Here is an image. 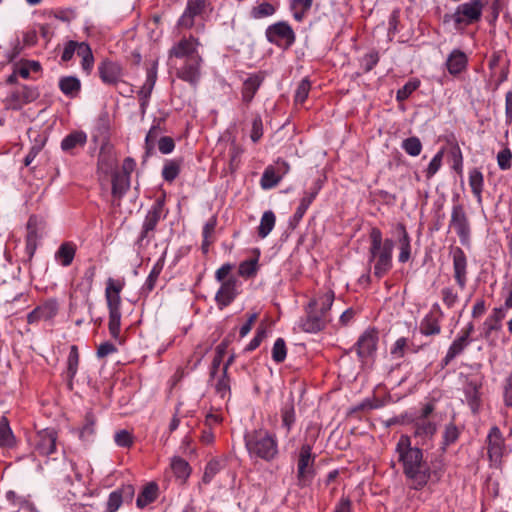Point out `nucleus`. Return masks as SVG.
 <instances>
[{
	"label": "nucleus",
	"instance_id": "nucleus-1",
	"mask_svg": "<svg viewBox=\"0 0 512 512\" xmlns=\"http://www.w3.org/2000/svg\"><path fill=\"white\" fill-rule=\"evenodd\" d=\"M370 246L368 262L373 264V274L378 279L384 277L393 267L394 241L383 239L379 228L373 227L369 233Z\"/></svg>",
	"mask_w": 512,
	"mask_h": 512
},
{
	"label": "nucleus",
	"instance_id": "nucleus-2",
	"mask_svg": "<svg viewBox=\"0 0 512 512\" xmlns=\"http://www.w3.org/2000/svg\"><path fill=\"white\" fill-rule=\"evenodd\" d=\"M244 440L251 459H261L270 462L278 455L276 436L266 430L259 429L246 432Z\"/></svg>",
	"mask_w": 512,
	"mask_h": 512
},
{
	"label": "nucleus",
	"instance_id": "nucleus-3",
	"mask_svg": "<svg viewBox=\"0 0 512 512\" xmlns=\"http://www.w3.org/2000/svg\"><path fill=\"white\" fill-rule=\"evenodd\" d=\"M208 6L209 3L207 0H187L185 9L177 20V28L182 30H191L194 28L196 33H203L205 24L200 20Z\"/></svg>",
	"mask_w": 512,
	"mask_h": 512
},
{
	"label": "nucleus",
	"instance_id": "nucleus-4",
	"mask_svg": "<svg viewBox=\"0 0 512 512\" xmlns=\"http://www.w3.org/2000/svg\"><path fill=\"white\" fill-rule=\"evenodd\" d=\"M483 9V0H468L458 5L453 14H446L444 21L453 20L456 26H468L481 19Z\"/></svg>",
	"mask_w": 512,
	"mask_h": 512
},
{
	"label": "nucleus",
	"instance_id": "nucleus-5",
	"mask_svg": "<svg viewBox=\"0 0 512 512\" xmlns=\"http://www.w3.org/2000/svg\"><path fill=\"white\" fill-rule=\"evenodd\" d=\"M266 40L280 49H289L296 42V34L287 21H277L265 29Z\"/></svg>",
	"mask_w": 512,
	"mask_h": 512
},
{
	"label": "nucleus",
	"instance_id": "nucleus-6",
	"mask_svg": "<svg viewBox=\"0 0 512 512\" xmlns=\"http://www.w3.org/2000/svg\"><path fill=\"white\" fill-rule=\"evenodd\" d=\"M203 58L201 56H192L186 60L174 62L176 76L191 86L198 85L201 79Z\"/></svg>",
	"mask_w": 512,
	"mask_h": 512
},
{
	"label": "nucleus",
	"instance_id": "nucleus-7",
	"mask_svg": "<svg viewBox=\"0 0 512 512\" xmlns=\"http://www.w3.org/2000/svg\"><path fill=\"white\" fill-rule=\"evenodd\" d=\"M40 93L37 87L28 85H19L12 89L4 99L7 109L20 110L26 104L35 101Z\"/></svg>",
	"mask_w": 512,
	"mask_h": 512
},
{
	"label": "nucleus",
	"instance_id": "nucleus-8",
	"mask_svg": "<svg viewBox=\"0 0 512 512\" xmlns=\"http://www.w3.org/2000/svg\"><path fill=\"white\" fill-rule=\"evenodd\" d=\"M396 453L402 463L403 470L424 462L422 450L418 447H412L410 437L407 435H402L399 438L396 444Z\"/></svg>",
	"mask_w": 512,
	"mask_h": 512
},
{
	"label": "nucleus",
	"instance_id": "nucleus-9",
	"mask_svg": "<svg viewBox=\"0 0 512 512\" xmlns=\"http://www.w3.org/2000/svg\"><path fill=\"white\" fill-rule=\"evenodd\" d=\"M125 69L118 61L105 58L98 64V74L106 85L116 86L124 83Z\"/></svg>",
	"mask_w": 512,
	"mask_h": 512
},
{
	"label": "nucleus",
	"instance_id": "nucleus-10",
	"mask_svg": "<svg viewBox=\"0 0 512 512\" xmlns=\"http://www.w3.org/2000/svg\"><path fill=\"white\" fill-rule=\"evenodd\" d=\"M199 40L190 35L183 37L175 43L169 51V59H175L174 62L186 60L192 56H201L198 52Z\"/></svg>",
	"mask_w": 512,
	"mask_h": 512
},
{
	"label": "nucleus",
	"instance_id": "nucleus-11",
	"mask_svg": "<svg viewBox=\"0 0 512 512\" xmlns=\"http://www.w3.org/2000/svg\"><path fill=\"white\" fill-rule=\"evenodd\" d=\"M163 208L164 202L162 200H157L148 210L138 238L139 243L143 242L144 240H146L147 243L150 242L152 238L150 233L155 230L160 219L163 217Z\"/></svg>",
	"mask_w": 512,
	"mask_h": 512
},
{
	"label": "nucleus",
	"instance_id": "nucleus-12",
	"mask_svg": "<svg viewBox=\"0 0 512 512\" xmlns=\"http://www.w3.org/2000/svg\"><path fill=\"white\" fill-rule=\"evenodd\" d=\"M409 488L421 490L428 483L432 471L430 466L424 461L411 468L403 470Z\"/></svg>",
	"mask_w": 512,
	"mask_h": 512
},
{
	"label": "nucleus",
	"instance_id": "nucleus-13",
	"mask_svg": "<svg viewBox=\"0 0 512 512\" xmlns=\"http://www.w3.org/2000/svg\"><path fill=\"white\" fill-rule=\"evenodd\" d=\"M487 450L489 459L495 464L496 468L499 467L504 455L505 443L502 432L497 426H493L488 433Z\"/></svg>",
	"mask_w": 512,
	"mask_h": 512
},
{
	"label": "nucleus",
	"instance_id": "nucleus-14",
	"mask_svg": "<svg viewBox=\"0 0 512 512\" xmlns=\"http://www.w3.org/2000/svg\"><path fill=\"white\" fill-rule=\"evenodd\" d=\"M444 317V313L438 303L431 306L430 311L420 322V333L424 336H434L441 332L440 322Z\"/></svg>",
	"mask_w": 512,
	"mask_h": 512
},
{
	"label": "nucleus",
	"instance_id": "nucleus-15",
	"mask_svg": "<svg viewBox=\"0 0 512 512\" xmlns=\"http://www.w3.org/2000/svg\"><path fill=\"white\" fill-rule=\"evenodd\" d=\"M450 227L455 230L460 242L466 245L470 237V226L464 208L460 204H455L452 208Z\"/></svg>",
	"mask_w": 512,
	"mask_h": 512
},
{
	"label": "nucleus",
	"instance_id": "nucleus-16",
	"mask_svg": "<svg viewBox=\"0 0 512 512\" xmlns=\"http://www.w3.org/2000/svg\"><path fill=\"white\" fill-rule=\"evenodd\" d=\"M314 459L315 456L312 454V447L309 444H303L300 448L297 461V477L303 485L313 476Z\"/></svg>",
	"mask_w": 512,
	"mask_h": 512
},
{
	"label": "nucleus",
	"instance_id": "nucleus-17",
	"mask_svg": "<svg viewBox=\"0 0 512 512\" xmlns=\"http://www.w3.org/2000/svg\"><path fill=\"white\" fill-rule=\"evenodd\" d=\"M450 256L453 262V276L461 290L465 289L468 280L467 257L460 247H452Z\"/></svg>",
	"mask_w": 512,
	"mask_h": 512
},
{
	"label": "nucleus",
	"instance_id": "nucleus-18",
	"mask_svg": "<svg viewBox=\"0 0 512 512\" xmlns=\"http://www.w3.org/2000/svg\"><path fill=\"white\" fill-rule=\"evenodd\" d=\"M59 311V303L55 298L47 299L27 315L28 324L38 323L40 320L52 321Z\"/></svg>",
	"mask_w": 512,
	"mask_h": 512
},
{
	"label": "nucleus",
	"instance_id": "nucleus-19",
	"mask_svg": "<svg viewBox=\"0 0 512 512\" xmlns=\"http://www.w3.org/2000/svg\"><path fill=\"white\" fill-rule=\"evenodd\" d=\"M238 279L234 276L229 277L221 283L216 292L215 301L219 309H224L230 305L238 295Z\"/></svg>",
	"mask_w": 512,
	"mask_h": 512
},
{
	"label": "nucleus",
	"instance_id": "nucleus-20",
	"mask_svg": "<svg viewBox=\"0 0 512 512\" xmlns=\"http://www.w3.org/2000/svg\"><path fill=\"white\" fill-rule=\"evenodd\" d=\"M57 432L52 428L39 431L35 437V451L43 456H48L56 451Z\"/></svg>",
	"mask_w": 512,
	"mask_h": 512
},
{
	"label": "nucleus",
	"instance_id": "nucleus-21",
	"mask_svg": "<svg viewBox=\"0 0 512 512\" xmlns=\"http://www.w3.org/2000/svg\"><path fill=\"white\" fill-rule=\"evenodd\" d=\"M331 321V318H325L316 311L315 308L308 306L307 315L300 322V327L307 333H317L325 328L326 324Z\"/></svg>",
	"mask_w": 512,
	"mask_h": 512
},
{
	"label": "nucleus",
	"instance_id": "nucleus-22",
	"mask_svg": "<svg viewBox=\"0 0 512 512\" xmlns=\"http://www.w3.org/2000/svg\"><path fill=\"white\" fill-rule=\"evenodd\" d=\"M378 335L375 330H366L356 343L357 355L361 359L371 356L377 349Z\"/></svg>",
	"mask_w": 512,
	"mask_h": 512
},
{
	"label": "nucleus",
	"instance_id": "nucleus-23",
	"mask_svg": "<svg viewBox=\"0 0 512 512\" xmlns=\"http://www.w3.org/2000/svg\"><path fill=\"white\" fill-rule=\"evenodd\" d=\"M414 426V436L418 439V444H427L436 432V425L428 419H412Z\"/></svg>",
	"mask_w": 512,
	"mask_h": 512
},
{
	"label": "nucleus",
	"instance_id": "nucleus-24",
	"mask_svg": "<svg viewBox=\"0 0 512 512\" xmlns=\"http://www.w3.org/2000/svg\"><path fill=\"white\" fill-rule=\"evenodd\" d=\"M157 80L156 71L150 69L147 72L146 79L140 90L138 91V99L140 105V111L144 115L149 106L150 97L154 89Z\"/></svg>",
	"mask_w": 512,
	"mask_h": 512
},
{
	"label": "nucleus",
	"instance_id": "nucleus-25",
	"mask_svg": "<svg viewBox=\"0 0 512 512\" xmlns=\"http://www.w3.org/2000/svg\"><path fill=\"white\" fill-rule=\"evenodd\" d=\"M124 287V283L109 278L105 289V297L109 311L120 310L121 297L120 293Z\"/></svg>",
	"mask_w": 512,
	"mask_h": 512
},
{
	"label": "nucleus",
	"instance_id": "nucleus-26",
	"mask_svg": "<svg viewBox=\"0 0 512 512\" xmlns=\"http://www.w3.org/2000/svg\"><path fill=\"white\" fill-rule=\"evenodd\" d=\"M279 8L277 1H256L249 10V17L254 20H261L275 15Z\"/></svg>",
	"mask_w": 512,
	"mask_h": 512
},
{
	"label": "nucleus",
	"instance_id": "nucleus-27",
	"mask_svg": "<svg viewBox=\"0 0 512 512\" xmlns=\"http://www.w3.org/2000/svg\"><path fill=\"white\" fill-rule=\"evenodd\" d=\"M468 65L467 55L460 49H454L446 60V67L451 75H458L463 72Z\"/></svg>",
	"mask_w": 512,
	"mask_h": 512
},
{
	"label": "nucleus",
	"instance_id": "nucleus-28",
	"mask_svg": "<svg viewBox=\"0 0 512 512\" xmlns=\"http://www.w3.org/2000/svg\"><path fill=\"white\" fill-rule=\"evenodd\" d=\"M87 142V134L82 130H76L66 135L61 141V149L65 153L73 154L74 149L84 147Z\"/></svg>",
	"mask_w": 512,
	"mask_h": 512
},
{
	"label": "nucleus",
	"instance_id": "nucleus-29",
	"mask_svg": "<svg viewBox=\"0 0 512 512\" xmlns=\"http://www.w3.org/2000/svg\"><path fill=\"white\" fill-rule=\"evenodd\" d=\"M471 342L465 340L464 337L457 335V337L450 344L446 355L441 360V367L445 368L448 366L452 360L461 355L465 349L470 345Z\"/></svg>",
	"mask_w": 512,
	"mask_h": 512
},
{
	"label": "nucleus",
	"instance_id": "nucleus-30",
	"mask_svg": "<svg viewBox=\"0 0 512 512\" xmlns=\"http://www.w3.org/2000/svg\"><path fill=\"white\" fill-rule=\"evenodd\" d=\"M335 294L332 290H328L325 293L319 295L315 299L309 302L310 308H315L319 314L330 318L329 311L333 305Z\"/></svg>",
	"mask_w": 512,
	"mask_h": 512
},
{
	"label": "nucleus",
	"instance_id": "nucleus-31",
	"mask_svg": "<svg viewBox=\"0 0 512 512\" xmlns=\"http://www.w3.org/2000/svg\"><path fill=\"white\" fill-rule=\"evenodd\" d=\"M396 229L399 233L398 261L400 263H406L407 261H409L410 256H411V238L403 224H401V223L397 224Z\"/></svg>",
	"mask_w": 512,
	"mask_h": 512
},
{
	"label": "nucleus",
	"instance_id": "nucleus-32",
	"mask_svg": "<svg viewBox=\"0 0 512 512\" xmlns=\"http://www.w3.org/2000/svg\"><path fill=\"white\" fill-rule=\"evenodd\" d=\"M166 259V251L162 253L159 259L154 263L149 275L146 278V281L142 287V291L145 293H150L156 286L159 275L161 274Z\"/></svg>",
	"mask_w": 512,
	"mask_h": 512
},
{
	"label": "nucleus",
	"instance_id": "nucleus-33",
	"mask_svg": "<svg viewBox=\"0 0 512 512\" xmlns=\"http://www.w3.org/2000/svg\"><path fill=\"white\" fill-rule=\"evenodd\" d=\"M75 254L76 245L73 242H64L55 252L54 258L59 265L67 267L73 262Z\"/></svg>",
	"mask_w": 512,
	"mask_h": 512
},
{
	"label": "nucleus",
	"instance_id": "nucleus-34",
	"mask_svg": "<svg viewBox=\"0 0 512 512\" xmlns=\"http://www.w3.org/2000/svg\"><path fill=\"white\" fill-rule=\"evenodd\" d=\"M60 91L69 98H76L81 91V81L76 76H64L59 79Z\"/></svg>",
	"mask_w": 512,
	"mask_h": 512
},
{
	"label": "nucleus",
	"instance_id": "nucleus-35",
	"mask_svg": "<svg viewBox=\"0 0 512 512\" xmlns=\"http://www.w3.org/2000/svg\"><path fill=\"white\" fill-rule=\"evenodd\" d=\"M262 81H263V77H261L260 75H257V74L249 76L244 81L242 91H241L243 102H245L246 104H249L253 100L256 92L258 91V89L260 88V86L262 84Z\"/></svg>",
	"mask_w": 512,
	"mask_h": 512
},
{
	"label": "nucleus",
	"instance_id": "nucleus-36",
	"mask_svg": "<svg viewBox=\"0 0 512 512\" xmlns=\"http://www.w3.org/2000/svg\"><path fill=\"white\" fill-rule=\"evenodd\" d=\"M469 186L479 204L482 203V191L484 187V176L478 168L469 171Z\"/></svg>",
	"mask_w": 512,
	"mask_h": 512
},
{
	"label": "nucleus",
	"instance_id": "nucleus-37",
	"mask_svg": "<svg viewBox=\"0 0 512 512\" xmlns=\"http://www.w3.org/2000/svg\"><path fill=\"white\" fill-rule=\"evenodd\" d=\"M130 187L128 172H115L112 176V194L122 197Z\"/></svg>",
	"mask_w": 512,
	"mask_h": 512
},
{
	"label": "nucleus",
	"instance_id": "nucleus-38",
	"mask_svg": "<svg viewBox=\"0 0 512 512\" xmlns=\"http://www.w3.org/2000/svg\"><path fill=\"white\" fill-rule=\"evenodd\" d=\"M77 56H79L81 58L82 70L85 73L90 74L93 69V65H94V56H93L91 47L89 46L88 43L80 42L79 51H78Z\"/></svg>",
	"mask_w": 512,
	"mask_h": 512
},
{
	"label": "nucleus",
	"instance_id": "nucleus-39",
	"mask_svg": "<svg viewBox=\"0 0 512 512\" xmlns=\"http://www.w3.org/2000/svg\"><path fill=\"white\" fill-rule=\"evenodd\" d=\"M158 486L155 483L147 484L138 495L136 505L138 508H144L157 498Z\"/></svg>",
	"mask_w": 512,
	"mask_h": 512
},
{
	"label": "nucleus",
	"instance_id": "nucleus-40",
	"mask_svg": "<svg viewBox=\"0 0 512 512\" xmlns=\"http://www.w3.org/2000/svg\"><path fill=\"white\" fill-rule=\"evenodd\" d=\"M281 179L282 178L278 175L277 169L273 165H269L265 168L260 179L261 188L264 190L272 189L281 181Z\"/></svg>",
	"mask_w": 512,
	"mask_h": 512
},
{
	"label": "nucleus",
	"instance_id": "nucleus-41",
	"mask_svg": "<svg viewBox=\"0 0 512 512\" xmlns=\"http://www.w3.org/2000/svg\"><path fill=\"white\" fill-rule=\"evenodd\" d=\"M182 159H168L164 162L162 169V177L167 182L174 181L181 169Z\"/></svg>",
	"mask_w": 512,
	"mask_h": 512
},
{
	"label": "nucleus",
	"instance_id": "nucleus-42",
	"mask_svg": "<svg viewBox=\"0 0 512 512\" xmlns=\"http://www.w3.org/2000/svg\"><path fill=\"white\" fill-rule=\"evenodd\" d=\"M173 474L181 481H185L190 475V467L186 460L179 456H174L170 463Z\"/></svg>",
	"mask_w": 512,
	"mask_h": 512
},
{
	"label": "nucleus",
	"instance_id": "nucleus-43",
	"mask_svg": "<svg viewBox=\"0 0 512 512\" xmlns=\"http://www.w3.org/2000/svg\"><path fill=\"white\" fill-rule=\"evenodd\" d=\"M16 73L23 79L30 78L31 73H39L41 71V65L38 61L25 60L14 66Z\"/></svg>",
	"mask_w": 512,
	"mask_h": 512
},
{
	"label": "nucleus",
	"instance_id": "nucleus-44",
	"mask_svg": "<svg viewBox=\"0 0 512 512\" xmlns=\"http://www.w3.org/2000/svg\"><path fill=\"white\" fill-rule=\"evenodd\" d=\"M276 222V217L273 211H265L261 217L258 227V235L260 238H266L273 230Z\"/></svg>",
	"mask_w": 512,
	"mask_h": 512
},
{
	"label": "nucleus",
	"instance_id": "nucleus-45",
	"mask_svg": "<svg viewBox=\"0 0 512 512\" xmlns=\"http://www.w3.org/2000/svg\"><path fill=\"white\" fill-rule=\"evenodd\" d=\"M319 188L315 187L312 191L306 192L304 196L301 198L299 206L296 209L294 214V218L296 220L302 219L306 211L308 210L311 203L314 201L318 194Z\"/></svg>",
	"mask_w": 512,
	"mask_h": 512
},
{
	"label": "nucleus",
	"instance_id": "nucleus-46",
	"mask_svg": "<svg viewBox=\"0 0 512 512\" xmlns=\"http://www.w3.org/2000/svg\"><path fill=\"white\" fill-rule=\"evenodd\" d=\"M15 437L6 418L0 420V446L11 448L14 445Z\"/></svg>",
	"mask_w": 512,
	"mask_h": 512
},
{
	"label": "nucleus",
	"instance_id": "nucleus-47",
	"mask_svg": "<svg viewBox=\"0 0 512 512\" xmlns=\"http://www.w3.org/2000/svg\"><path fill=\"white\" fill-rule=\"evenodd\" d=\"M401 148L411 157H417L422 151V143L416 136H411L404 139L401 143Z\"/></svg>",
	"mask_w": 512,
	"mask_h": 512
},
{
	"label": "nucleus",
	"instance_id": "nucleus-48",
	"mask_svg": "<svg viewBox=\"0 0 512 512\" xmlns=\"http://www.w3.org/2000/svg\"><path fill=\"white\" fill-rule=\"evenodd\" d=\"M282 427L286 434L290 432L295 423V409L293 404H285L281 409Z\"/></svg>",
	"mask_w": 512,
	"mask_h": 512
},
{
	"label": "nucleus",
	"instance_id": "nucleus-49",
	"mask_svg": "<svg viewBox=\"0 0 512 512\" xmlns=\"http://www.w3.org/2000/svg\"><path fill=\"white\" fill-rule=\"evenodd\" d=\"M444 153V148H441L431 159L430 163L425 169V176L427 179L433 178L435 174L440 170L443 162Z\"/></svg>",
	"mask_w": 512,
	"mask_h": 512
},
{
	"label": "nucleus",
	"instance_id": "nucleus-50",
	"mask_svg": "<svg viewBox=\"0 0 512 512\" xmlns=\"http://www.w3.org/2000/svg\"><path fill=\"white\" fill-rule=\"evenodd\" d=\"M96 417L92 411H88L85 415L84 425L80 429V438L86 439L95 432Z\"/></svg>",
	"mask_w": 512,
	"mask_h": 512
},
{
	"label": "nucleus",
	"instance_id": "nucleus-51",
	"mask_svg": "<svg viewBox=\"0 0 512 512\" xmlns=\"http://www.w3.org/2000/svg\"><path fill=\"white\" fill-rule=\"evenodd\" d=\"M79 364L78 349L75 345L71 346L67 359V374L70 379H73L77 373Z\"/></svg>",
	"mask_w": 512,
	"mask_h": 512
},
{
	"label": "nucleus",
	"instance_id": "nucleus-52",
	"mask_svg": "<svg viewBox=\"0 0 512 512\" xmlns=\"http://www.w3.org/2000/svg\"><path fill=\"white\" fill-rule=\"evenodd\" d=\"M287 348L283 338H277L272 347V359L276 363H281L286 359Z\"/></svg>",
	"mask_w": 512,
	"mask_h": 512
},
{
	"label": "nucleus",
	"instance_id": "nucleus-53",
	"mask_svg": "<svg viewBox=\"0 0 512 512\" xmlns=\"http://www.w3.org/2000/svg\"><path fill=\"white\" fill-rule=\"evenodd\" d=\"M221 469L222 465L219 460L213 459L209 461L205 467L202 481L205 484H209L212 481V479L220 472Z\"/></svg>",
	"mask_w": 512,
	"mask_h": 512
},
{
	"label": "nucleus",
	"instance_id": "nucleus-54",
	"mask_svg": "<svg viewBox=\"0 0 512 512\" xmlns=\"http://www.w3.org/2000/svg\"><path fill=\"white\" fill-rule=\"evenodd\" d=\"M420 81L413 79L408 81L403 87H401L396 94V100L402 102L409 98V96L418 89Z\"/></svg>",
	"mask_w": 512,
	"mask_h": 512
},
{
	"label": "nucleus",
	"instance_id": "nucleus-55",
	"mask_svg": "<svg viewBox=\"0 0 512 512\" xmlns=\"http://www.w3.org/2000/svg\"><path fill=\"white\" fill-rule=\"evenodd\" d=\"M121 326V312L120 310L109 311V332L114 339L119 338Z\"/></svg>",
	"mask_w": 512,
	"mask_h": 512
},
{
	"label": "nucleus",
	"instance_id": "nucleus-56",
	"mask_svg": "<svg viewBox=\"0 0 512 512\" xmlns=\"http://www.w3.org/2000/svg\"><path fill=\"white\" fill-rule=\"evenodd\" d=\"M257 265H258L257 259H248V260L242 261L239 264L238 273L240 276H242L244 278H250L256 274L257 267H258Z\"/></svg>",
	"mask_w": 512,
	"mask_h": 512
},
{
	"label": "nucleus",
	"instance_id": "nucleus-57",
	"mask_svg": "<svg viewBox=\"0 0 512 512\" xmlns=\"http://www.w3.org/2000/svg\"><path fill=\"white\" fill-rule=\"evenodd\" d=\"M408 339L405 337L398 338L391 347L390 354L393 359L403 358L408 350Z\"/></svg>",
	"mask_w": 512,
	"mask_h": 512
},
{
	"label": "nucleus",
	"instance_id": "nucleus-58",
	"mask_svg": "<svg viewBox=\"0 0 512 512\" xmlns=\"http://www.w3.org/2000/svg\"><path fill=\"white\" fill-rule=\"evenodd\" d=\"M310 88V81L307 78L302 79L295 91L294 100L296 104L304 103L309 95Z\"/></svg>",
	"mask_w": 512,
	"mask_h": 512
},
{
	"label": "nucleus",
	"instance_id": "nucleus-59",
	"mask_svg": "<svg viewBox=\"0 0 512 512\" xmlns=\"http://www.w3.org/2000/svg\"><path fill=\"white\" fill-rule=\"evenodd\" d=\"M161 132L160 124L159 122L156 124H153L151 128L149 129L146 137H145V146L147 151H151L154 149L155 144L158 141V136Z\"/></svg>",
	"mask_w": 512,
	"mask_h": 512
},
{
	"label": "nucleus",
	"instance_id": "nucleus-60",
	"mask_svg": "<svg viewBox=\"0 0 512 512\" xmlns=\"http://www.w3.org/2000/svg\"><path fill=\"white\" fill-rule=\"evenodd\" d=\"M512 152L508 147L503 148L497 154V164L501 170H508L511 167Z\"/></svg>",
	"mask_w": 512,
	"mask_h": 512
},
{
	"label": "nucleus",
	"instance_id": "nucleus-61",
	"mask_svg": "<svg viewBox=\"0 0 512 512\" xmlns=\"http://www.w3.org/2000/svg\"><path fill=\"white\" fill-rule=\"evenodd\" d=\"M80 42L70 40L68 41L61 54V60L64 62L70 61L74 54H78Z\"/></svg>",
	"mask_w": 512,
	"mask_h": 512
},
{
	"label": "nucleus",
	"instance_id": "nucleus-62",
	"mask_svg": "<svg viewBox=\"0 0 512 512\" xmlns=\"http://www.w3.org/2000/svg\"><path fill=\"white\" fill-rule=\"evenodd\" d=\"M114 441L117 446L127 448L132 446L133 437L127 430H120L115 433Z\"/></svg>",
	"mask_w": 512,
	"mask_h": 512
},
{
	"label": "nucleus",
	"instance_id": "nucleus-63",
	"mask_svg": "<svg viewBox=\"0 0 512 512\" xmlns=\"http://www.w3.org/2000/svg\"><path fill=\"white\" fill-rule=\"evenodd\" d=\"M442 301L448 307L452 308L458 302V294L452 287H445L441 290Z\"/></svg>",
	"mask_w": 512,
	"mask_h": 512
},
{
	"label": "nucleus",
	"instance_id": "nucleus-64",
	"mask_svg": "<svg viewBox=\"0 0 512 512\" xmlns=\"http://www.w3.org/2000/svg\"><path fill=\"white\" fill-rule=\"evenodd\" d=\"M263 136V122L260 115H257L252 121V129L250 138L254 143H257Z\"/></svg>",
	"mask_w": 512,
	"mask_h": 512
}]
</instances>
